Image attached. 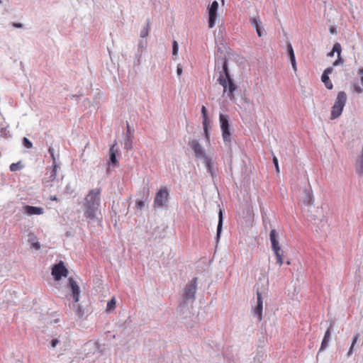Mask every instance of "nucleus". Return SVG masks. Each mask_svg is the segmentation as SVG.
Returning a JSON list of instances; mask_svg holds the SVG:
<instances>
[{"label": "nucleus", "mask_w": 363, "mask_h": 363, "mask_svg": "<svg viewBox=\"0 0 363 363\" xmlns=\"http://www.w3.org/2000/svg\"><path fill=\"white\" fill-rule=\"evenodd\" d=\"M84 216L89 220H94L101 216V189L90 190L84 198L83 204Z\"/></svg>", "instance_id": "nucleus-1"}, {"label": "nucleus", "mask_w": 363, "mask_h": 363, "mask_svg": "<svg viewBox=\"0 0 363 363\" xmlns=\"http://www.w3.org/2000/svg\"><path fill=\"white\" fill-rule=\"evenodd\" d=\"M215 69L219 72L218 82L223 87L224 93H227V96L230 99L233 98L236 86L230 77L226 59L224 57L217 58Z\"/></svg>", "instance_id": "nucleus-2"}, {"label": "nucleus", "mask_w": 363, "mask_h": 363, "mask_svg": "<svg viewBox=\"0 0 363 363\" xmlns=\"http://www.w3.org/2000/svg\"><path fill=\"white\" fill-rule=\"evenodd\" d=\"M347 94L345 91L338 92L335 104L332 107L330 119L334 120L337 118L343 111L346 104Z\"/></svg>", "instance_id": "nucleus-3"}, {"label": "nucleus", "mask_w": 363, "mask_h": 363, "mask_svg": "<svg viewBox=\"0 0 363 363\" xmlns=\"http://www.w3.org/2000/svg\"><path fill=\"white\" fill-rule=\"evenodd\" d=\"M269 239L272 244V248L275 254L277 262L281 266L283 264V251L281 250L279 241L277 240V235L274 229L272 230L269 234Z\"/></svg>", "instance_id": "nucleus-4"}, {"label": "nucleus", "mask_w": 363, "mask_h": 363, "mask_svg": "<svg viewBox=\"0 0 363 363\" xmlns=\"http://www.w3.org/2000/svg\"><path fill=\"white\" fill-rule=\"evenodd\" d=\"M169 191L166 186H162L156 193L153 206L154 208H162L168 202Z\"/></svg>", "instance_id": "nucleus-5"}, {"label": "nucleus", "mask_w": 363, "mask_h": 363, "mask_svg": "<svg viewBox=\"0 0 363 363\" xmlns=\"http://www.w3.org/2000/svg\"><path fill=\"white\" fill-rule=\"evenodd\" d=\"M219 121L223 140L224 142L230 143L231 140V134L229 130L228 116L220 113Z\"/></svg>", "instance_id": "nucleus-6"}, {"label": "nucleus", "mask_w": 363, "mask_h": 363, "mask_svg": "<svg viewBox=\"0 0 363 363\" xmlns=\"http://www.w3.org/2000/svg\"><path fill=\"white\" fill-rule=\"evenodd\" d=\"M299 201L306 205H310L313 201V192L309 184L300 189L298 194Z\"/></svg>", "instance_id": "nucleus-7"}, {"label": "nucleus", "mask_w": 363, "mask_h": 363, "mask_svg": "<svg viewBox=\"0 0 363 363\" xmlns=\"http://www.w3.org/2000/svg\"><path fill=\"white\" fill-rule=\"evenodd\" d=\"M197 289V278L194 277L189 283L186 285L184 293L185 300L195 299V294Z\"/></svg>", "instance_id": "nucleus-8"}, {"label": "nucleus", "mask_w": 363, "mask_h": 363, "mask_svg": "<svg viewBox=\"0 0 363 363\" xmlns=\"http://www.w3.org/2000/svg\"><path fill=\"white\" fill-rule=\"evenodd\" d=\"M189 145L194 151V156L199 160H203L208 155L205 152V150L203 146L200 144V143L197 140H192L189 142Z\"/></svg>", "instance_id": "nucleus-9"}, {"label": "nucleus", "mask_w": 363, "mask_h": 363, "mask_svg": "<svg viewBox=\"0 0 363 363\" xmlns=\"http://www.w3.org/2000/svg\"><path fill=\"white\" fill-rule=\"evenodd\" d=\"M52 275L57 281L60 280L62 277H67L68 270L65 267L63 262L60 261L58 264L53 266L52 269Z\"/></svg>", "instance_id": "nucleus-10"}, {"label": "nucleus", "mask_w": 363, "mask_h": 363, "mask_svg": "<svg viewBox=\"0 0 363 363\" xmlns=\"http://www.w3.org/2000/svg\"><path fill=\"white\" fill-rule=\"evenodd\" d=\"M59 168V164H55L52 165V167L47 169L45 177L43 179V182L47 186H48L49 185L52 186V184H50V183L53 182L56 180L57 172Z\"/></svg>", "instance_id": "nucleus-11"}, {"label": "nucleus", "mask_w": 363, "mask_h": 363, "mask_svg": "<svg viewBox=\"0 0 363 363\" xmlns=\"http://www.w3.org/2000/svg\"><path fill=\"white\" fill-rule=\"evenodd\" d=\"M218 3L216 1L212 2L208 8V27L212 28L216 24Z\"/></svg>", "instance_id": "nucleus-12"}, {"label": "nucleus", "mask_w": 363, "mask_h": 363, "mask_svg": "<svg viewBox=\"0 0 363 363\" xmlns=\"http://www.w3.org/2000/svg\"><path fill=\"white\" fill-rule=\"evenodd\" d=\"M263 301L262 295L259 291H257V305L253 309V315L257 317L258 321L262 319Z\"/></svg>", "instance_id": "nucleus-13"}, {"label": "nucleus", "mask_w": 363, "mask_h": 363, "mask_svg": "<svg viewBox=\"0 0 363 363\" xmlns=\"http://www.w3.org/2000/svg\"><path fill=\"white\" fill-rule=\"evenodd\" d=\"M68 287L72 291V296L73 298V300L75 303L79 302V294H80V289L77 284V282L74 280V278L69 277L68 279Z\"/></svg>", "instance_id": "nucleus-14"}, {"label": "nucleus", "mask_w": 363, "mask_h": 363, "mask_svg": "<svg viewBox=\"0 0 363 363\" xmlns=\"http://www.w3.org/2000/svg\"><path fill=\"white\" fill-rule=\"evenodd\" d=\"M117 143H115L111 146L109 149V161L108 163L112 166H116L118 164V162L116 159V153L118 152V148L117 147Z\"/></svg>", "instance_id": "nucleus-15"}, {"label": "nucleus", "mask_w": 363, "mask_h": 363, "mask_svg": "<svg viewBox=\"0 0 363 363\" xmlns=\"http://www.w3.org/2000/svg\"><path fill=\"white\" fill-rule=\"evenodd\" d=\"M203 162L204 163L207 169V172L210 174L211 177L213 178L216 176V169L213 167V159L211 157L208 156L203 160Z\"/></svg>", "instance_id": "nucleus-16"}, {"label": "nucleus", "mask_w": 363, "mask_h": 363, "mask_svg": "<svg viewBox=\"0 0 363 363\" xmlns=\"http://www.w3.org/2000/svg\"><path fill=\"white\" fill-rule=\"evenodd\" d=\"M201 115L203 118V126L205 136L207 139L209 138V133L208 131V116H207V110L206 108L203 106L201 107Z\"/></svg>", "instance_id": "nucleus-17"}, {"label": "nucleus", "mask_w": 363, "mask_h": 363, "mask_svg": "<svg viewBox=\"0 0 363 363\" xmlns=\"http://www.w3.org/2000/svg\"><path fill=\"white\" fill-rule=\"evenodd\" d=\"M287 51H288L289 60L291 61L293 69L295 72H296L297 67H296V62L295 55H294V52L293 48H292L291 44H289L287 45Z\"/></svg>", "instance_id": "nucleus-18"}, {"label": "nucleus", "mask_w": 363, "mask_h": 363, "mask_svg": "<svg viewBox=\"0 0 363 363\" xmlns=\"http://www.w3.org/2000/svg\"><path fill=\"white\" fill-rule=\"evenodd\" d=\"M25 210L29 215H40L43 213V208L40 207L26 206Z\"/></svg>", "instance_id": "nucleus-19"}, {"label": "nucleus", "mask_w": 363, "mask_h": 363, "mask_svg": "<svg viewBox=\"0 0 363 363\" xmlns=\"http://www.w3.org/2000/svg\"><path fill=\"white\" fill-rule=\"evenodd\" d=\"M330 330H331V325L328 328V330H326V332L325 333V335H324V337H323V340L322 341L321 346L320 348V351L324 350L328 346V342L330 340V333H331Z\"/></svg>", "instance_id": "nucleus-20"}, {"label": "nucleus", "mask_w": 363, "mask_h": 363, "mask_svg": "<svg viewBox=\"0 0 363 363\" xmlns=\"http://www.w3.org/2000/svg\"><path fill=\"white\" fill-rule=\"evenodd\" d=\"M223 220V212L221 210H220L219 214H218V226H217V234H216L217 241L219 240L220 234L222 232Z\"/></svg>", "instance_id": "nucleus-21"}, {"label": "nucleus", "mask_w": 363, "mask_h": 363, "mask_svg": "<svg viewBox=\"0 0 363 363\" xmlns=\"http://www.w3.org/2000/svg\"><path fill=\"white\" fill-rule=\"evenodd\" d=\"M73 310L75 313V315L79 318H82L84 314V310L82 306H81L78 302L73 304Z\"/></svg>", "instance_id": "nucleus-22"}, {"label": "nucleus", "mask_w": 363, "mask_h": 363, "mask_svg": "<svg viewBox=\"0 0 363 363\" xmlns=\"http://www.w3.org/2000/svg\"><path fill=\"white\" fill-rule=\"evenodd\" d=\"M341 51H342V48H341L340 44L339 43H335L333 45L332 51L328 54V56L333 57L334 55L335 52H336L337 54V55H340Z\"/></svg>", "instance_id": "nucleus-23"}, {"label": "nucleus", "mask_w": 363, "mask_h": 363, "mask_svg": "<svg viewBox=\"0 0 363 363\" xmlns=\"http://www.w3.org/2000/svg\"><path fill=\"white\" fill-rule=\"evenodd\" d=\"M321 80L324 83V84L327 89H333V85L329 79V76L325 75V74H322Z\"/></svg>", "instance_id": "nucleus-24"}, {"label": "nucleus", "mask_w": 363, "mask_h": 363, "mask_svg": "<svg viewBox=\"0 0 363 363\" xmlns=\"http://www.w3.org/2000/svg\"><path fill=\"white\" fill-rule=\"evenodd\" d=\"M250 22L255 29H257L261 26V21L259 17H251L250 18Z\"/></svg>", "instance_id": "nucleus-25"}, {"label": "nucleus", "mask_w": 363, "mask_h": 363, "mask_svg": "<svg viewBox=\"0 0 363 363\" xmlns=\"http://www.w3.org/2000/svg\"><path fill=\"white\" fill-rule=\"evenodd\" d=\"M133 147V140L131 137L128 135L125 136L124 140V148L126 150H130Z\"/></svg>", "instance_id": "nucleus-26"}, {"label": "nucleus", "mask_w": 363, "mask_h": 363, "mask_svg": "<svg viewBox=\"0 0 363 363\" xmlns=\"http://www.w3.org/2000/svg\"><path fill=\"white\" fill-rule=\"evenodd\" d=\"M115 308H116V300L114 298H112L111 300H110L107 303L106 311L108 312H111L115 309Z\"/></svg>", "instance_id": "nucleus-27"}, {"label": "nucleus", "mask_w": 363, "mask_h": 363, "mask_svg": "<svg viewBox=\"0 0 363 363\" xmlns=\"http://www.w3.org/2000/svg\"><path fill=\"white\" fill-rule=\"evenodd\" d=\"M23 167V166L21 164V163L20 162H18L17 163H12L10 165L9 169L11 172H16V171L21 169Z\"/></svg>", "instance_id": "nucleus-28"}, {"label": "nucleus", "mask_w": 363, "mask_h": 363, "mask_svg": "<svg viewBox=\"0 0 363 363\" xmlns=\"http://www.w3.org/2000/svg\"><path fill=\"white\" fill-rule=\"evenodd\" d=\"M179 51V45L176 40L172 42V55L177 57Z\"/></svg>", "instance_id": "nucleus-29"}, {"label": "nucleus", "mask_w": 363, "mask_h": 363, "mask_svg": "<svg viewBox=\"0 0 363 363\" xmlns=\"http://www.w3.org/2000/svg\"><path fill=\"white\" fill-rule=\"evenodd\" d=\"M48 152H49V153L50 155V157H51L52 161V165L58 164L56 162L57 157H55L54 149L52 147H50L49 149H48Z\"/></svg>", "instance_id": "nucleus-30"}, {"label": "nucleus", "mask_w": 363, "mask_h": 363, "mask_svg": "<svg viewBox=\"0 0 363 363\" xmlns=\"http://www.w3.org/2000/svg\"><path fill=\"white\" fill-rule=\"evenodd\" d=\"M148 33H149V28H148V26H147L140 30V36L141 38H145L148 35Z\"/></svg>", "instance_id": "nucleus-31"}, {"label": "nucleus", "mask_w": 363, "mask_h": 363, "mask_svg": "<svg viewBox=\"0 0 363 363\" xmlns=\"http://www.w3.org/2000/svg\"><path fill=\"white\" fill-rule=\"evenodd\" d=\"M23 144L26 148L28 149L33 147L32 143L27 138H23Z\"/></svg>", "instance_id": "nucleus-32"}, {"label": "nucleus", "mask_w": 363, "mask_h": 363, "mask_svg": "<svg viewBox=\"0 0 363 363\" xmlns=\"http://www.w3.org/2000/svg\"><path fill=\"white\" fill-rule=\"evenodd\" d=\"M145 206V203L141 200H137L135 203V207L138 209H142Z\"/></svg>", "instance_id": "nucleus-33"}, {"label": "nucleus", "mask_w": 363, "mask_h": 363, "mask_svg": "<svg viewBox=\"0 0 363 363\" xmlns=\"http://www.w3.org/2000/svg\"><path fill=\"white\" fill-rule=\"evenodd\" d=\"M342 63H343L342 58L341 57L340 55H337V59L333 62V65L334 66H337L340 64H342Z\"/></svg>", "instance_id": "nucleus-34"}, {"label": "nucleus", "mask_w": 363, "mask_h": 363, "mask_svg": "<svg viewBox=\"0 0 363 363\" xmlns=\"http://www.w3.org/2000/svg\"><path fill=\"white\" fill-rule=\"evenodd\" d=\"M354 92H356L357 94H361L363 91V89H362L359 85L354 84Z\"/></svg>", "instance_id": "nucleus-35"}, {"label": "nucleus", "mask_w": 363, "mask_h": 363, "mask_svg": "<svg viewBox=\"0 0 363 363\" xmlns=\"http://www.w3.org/2000/svg\"><path fill=\"white\" fill-rule=\"evenodd\" d=\"M273 163L275 166L277 172H279V164H278V160H277V157H275V156H274V157H273Z\"/></svg>", "instance_id": "nucleus-36"}, {"label": "nucleus", "mask_w": 363, "mask_h": 363, "mask_svg": "<svg viewBox=\"0 0 363 363\" xmlns=\"http://www.w3.org/2000/svg\"><path fill=\"white\" fill-rule=\"evenodd\" d=\"M333 71V67H328L327 69H325L323 73V74H325V75H328L329 76L330 74H331Z\"/></svg>", "instance_id": "nucleus-37"}, {"label": "nucleus", "mask_w": 363, "mask_h": 363, "mask_svg": "<svg viewBox=\"0 0 363 363\" xmlns=\"http://www.w3.org/2000/svg\"><path fill=\"white\" fill-rule=\"evenodd\" d=\"M359 340V335L356 334L352 337V346H354L356 343Z\"/></svg>", "instance_id": "nucleus-38"}, {"label": "nucleus", "mask_w": 363, "mask_h": 363, "mask_svg": "<svg viewBox=\"0 0 363 363\" xmlns=\"http://www.w3.org/2000/svg\"><path fill=\"white\" fill-rule=\"evenodd\" d=\"M177 74L178 76H181L182 74V66L180 64L177 65Z\"/></svg>", "instance_id": "nucleus-39"}, {"label": "nucleus", "mask_w": 363, "mask_h": 363, "mask_svg": "<svg viewBox=\"0 0 363 363\" xmlns=\"http://www.w3.org/2000/svg\"><path fill=\"white\" fill-rule=\"evenodd\" d=\"M59 342V340L58 339H53L52 340L51 342H50V345L52 347H55L57 346V345L58 344Z\"/></svg>", "instance_id": "nucleus-40"}, {"label": "nucleus", "mask_w": 363, "mask_h": 363, "mask_svg": "<svg viewBox=\"0 0 363 363\" xmlns=\"http://www.w3.org/2000/svg\"><path fill=\"white\" fill-rule=\"evenodd\" d=\"M256 31L259 37H262L263 35V30L261 28V26L259 28L256 29Z\"/></svg>", "instance_id": "nucleus-41"}, {"label": "nucleus", "mask_w": 363, "mask_h": 363, "mask_svg": "<svg viewBox=\"0 0 363 363\" xmlns=\"http://www.w3.org/2000/svg\"><path fill=\"white\" fill-rule=\"evenodd\" d=\"M354 346H352L351 345L350 346V348L349 349L348 352H347V356L349 357H350L352 353H353V348H354Z\"/></svg>", "instance_id": "nucleus-42"}, {"label": "nucleus", "mask_w": 363, "mask_h": 363, "mask_svg": "<svg viewBox=\"0 0 363 363\" xmlns=\"http://www.w3.org/2000/svg\"><path fill=\"white\" fill-rule=\"evenodd\" d=\"M32 247H34L35 250H38V249H40V245L38 242H35L32 244Z\"/></svg>", "instance_id": "nucleus-43"}, {"label": "nucleus", "mask_w": 363, "mask_h": 363, "mask_svg": "<svg viewBox=\"0 0 363 363\" xmlns=\"http://www.w3.org/2000/svg\"><path fill=\"white\" fill-rule=\"evenodd\" d=\"M93 347L94 349H99V344L98 342H94L93 344Z\"/></svg>", "instance_id": "nucleus-44"}, {"label": "nucleus", "mask_w": 363, "mask_h": 363, "mask_svg": "<svg viewBox=\"0 0 363 363\" xmlns=\"http://www.w3.org/2000/svg\"><path fill=\"white\" fill-rule=\"evenodd\" d=\"M358 74L363 75V67L359 69Z\"/></svg>", "instance_id": "nucleus-45"}, {"label": "nucleus", "mask_w": 363, "mask_h": 363, "mask_svg": "<svg viewBox=\"0 0 363 363\" xmlns=\"http://www.w3.org/2000/svg\"><path fill=\"white\" fill-rule=\"evenodd\" d=\"M14 26L16 28H22V24L21 23H15Z\"/></svg>", "instance_id": "nucleus-46"}, {"label": "nucleus", "mask_w": 363, "mask_h": 363, "mask_svg": "<svg viewBox=\"0 0 363 363\" xmlns=\"http://www.w3.org/2000/svg\"><path fill=\"white\" fill-rule=\"evenodd\" d=\"M127 128H128V132H129L130 130H129V125H127Z\"/></svg>", "instance_id": "nucleus-47"}, {"label": "nucleus", "mask_w": 363, "mask_h": 363, "mask_svg": "<svg viewBox=\"0 0 363 363\" xmlns=\"http://www.w3.org/2000/svg\"><path fill=\"white\" fill-rule=\"evenodd\" d=\"M286 264H290V262H289V261H288V262H286Z\"/></svg>", "instance_id": "nucleus-48"}, {"label": "nucleus", "mask_w": 363, "mask_h": 363, "mask_svg": "<svg viewBox=\"0 0 363 363\" xmlns=\"http://www.w3.org/2000/svg\"><path fill=\"white\" fill-rule=\"evenodd\" d=\"M222 1L223 2V1H224V0H222Z\"/></svg>", "instance_id": "nucleus-49"}]
</instances>
